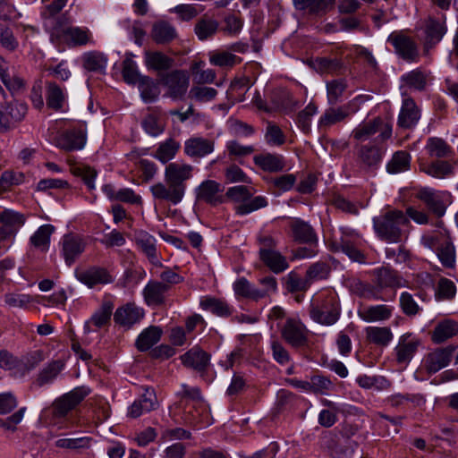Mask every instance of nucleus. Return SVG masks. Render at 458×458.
Returning a JSON list of instances; mask_svg holds the SVG:
<instances>
[{
	"label": "nucleus",
	"instance_id": "nucleus-15",
	"mask_svg": "<svg viewBox=\"0 0 458 458\" xmlns=\"http://www.w3.org/2000/svg\"><path fill=\"white\" fill-rule=\"evenodd\" d=\"M387 42L391 43L395 53L406 61H415L419 55L415 42L402 32H392L387 38Z\"/></svg>",
	"mask_w": 458,
	"mask_h": 458
},
{
	"label": "nucleus",
	"instance_id": "nucleus-61",
	"mask_svg": "<svg viewBox=\"0 0 458 458\" xmlns=\"http://www.w3.org/2000/svg\"><path fill=\"white\" fill-rule=\"evenodd\" d=\"M284 279L285 287L290 293L304 292L310 285L307 277L303 279L294 271H291Z\"/></svg>",
	"mask_w": 458,
	"mask_h": 458
},
{
	"label": "nucleus",
	"instance_id": "nucleus-48",
	"mask_svg": "<svg viewBox=\"0 0 458 458\" xmlns=\"http://www.w3.org/2000/svg\"><path fill=\"white\" fill-rule=\"evenodd\" d=\"M411 155L404 150H399L394 153L392 158L386 165V171L389 174L403 173L410 169Z\"/></svg>",
	"mask_w": 458,
	"mask_h": 458
},
{
	"label": "nucleus",
	"instance_id": "nucleus-47",
	"mask_svg": "<svg viewBox=\"0 0 458 458\" xmlns=\"http://www.w3.org/2000/svg\"><path fill=\"white\" fill-rule=\"evenodd\" d=\"M83 67L89 72H104L107 58L103 53L98 51L87 52L82 55Z\"/></svg>",
	"mask_w": 458,
	"mask_h": 458
},
{
	"label": "nucleus",
	"instance_id": "nucleus-33",
	"mask_svg": "<svg viewBox=\"0 0 458 458\" xmlns=\"http://www.w3.org/2000/svg\"><path fill=\"white\" fill-rule=\"evenodd\" d=\"M144 63L148 70L156 72L170 70L174 61L172 57L160 51H145Z\"/></svg>",
	"mask_w": 458,
	"mask_h": 458
},
{
	"label": "nucleus",
	"instance_id": "nucleus-39",
	"mask_svg": "<svg viewBox=\"0 0 458 458\" xmlns=\"http://www.w3.org/2000/svg\"><path fill=\"white\" fill-rule=\"evenodd\" d=\"M162 329L159 327L150 326L144 329L137 337L135 346L140 352L148 351L157 344L162 335Z\"/></svg>",
	"mask_w": 458,
	"mask_h": 458
},
{
	"label": "nucleus",
	"instance_id": "nucleus-2",
	"mask_svg": "<svg viewBox=\"0 0 458 458\" xmlns=\"http://www.w3.org/2000/svg\"><path fill=\"white\" fill-rule=\"evenodd\" d=\"M410 220L398 209L386 211L373 218V228L377 237L389 243H398L405 237Z\"/></svg>",
	"mask_w": 458,
	"mask_h": 458
},
{
	"label": "nucleus",
	"instance_id": "nucleus-23",
	"mask_svg": "<svg viewBox=\"0 0 458 458\" xmlns=\"http://www.w3.org/2000/svg\"><path fill=\"white\" fill-rule=\"evenodd\" d=\"M271 106L266 107V113L283 111L286 114L293 112L299 102L295 100L291 92L285 89L274 91L270 98Z\"/></svg>",
	"mask_w": 458,
	"mask_h": 458
},
{
	"label": "nucleus",
	"instance_id": "nucleus-32",
	"mask_svg": "<svg viewBox=\"0 0 458 458\" xmlns=\"http://www.w3.org/2000/svg\"><path fill=\"white\" fill-rule=\"evenodd\" d=\"M169 286L159 281L150 280L142 291L145 302L148 306H158L165 302V293Z\"/></svg>",
	"mask_w": 458,
	"mask_h": 458
},
{
	"label": "nucleus",
	"instance_id": "nucleus-13",
	"mask_svg": "<svg viewBox=\"0 0 458 458\" xmlns=\"http://www.w3.org/2000/svg\"><path fill=\"white\" fill-rule=\"evenodd\" d=\"M224 186L215 180H205L196 189V199L211 207L225 202Z\"/></svg>",
	"mask_w": 458,
	"mask_h": 458
},
{
	"label": "nucleus",
	"instance_id": "nucleus-7",
	"mask_svg": "<svg viewBox=\"0 0 458 458\" xmlns=\"http://www.w3.org/2000/svg\"><path fill=\"white\" fill-rule=\"evenodd\" d=\"M357 162L363 170H376L380 165L386 151L383 142L369 141L355 147Z\"/></svg>",
	"mask_w": 458,
	"mask_h": 458
},
{
	"label": "nucleus",
	"instance_id": "nucleus-62",
	"mask_svg": "<svg viewBox=\"0 0 458 458\" xmlns=\"http://www.w3.org/2000/svg\"><path fill=\"white\" fill-rule=\"evenodd\" d=\"M456 293V287L453 281L441 278L436 288L435 298L437 301L452 300Z\"/></svg>",
	"mask_w": 458,
	"mask_h": 458
},
{
	"label": "nucleus",
	"instance_id": "nucleus-56",
	"mask_svg": "<svg viewBox=\"0 0 458 458\" xmlns=\"http://www.w3.org/2000/svg\"><path fill=\"white\" fill-rule=\"evenodd\" d=\"M25 223V217L19 212L13 211L11 209H4L0 211V224L4 225L13 229L15 233L18 228L22 226Z\"/></svg>",
	"mask_w": 458,
	"mask_h": 458
},
{
	"label": "nucleus",
	"instance_id": "nucleus-24",
	"mask_svg": "<svg viewBox=\"0 0 458 458\" xmlns=\"http://www.w3.org/2000/svg\"><path fill=\"white\" fill-rule=\"evenodd\" d=\"M85 250V242L78 235L65 234L62 240V253L65 263L72 266Z\"/></svg>",
	"mask_w": 458,
	"mask_h": 458
},
{
	"label": "nucleus",
	"instance_id": "nucleus-8",
	"mask_svg": "<svg viewBox=\"0 0 458 458\" xmlns=\"http://www.w3.org/2000/svg\"><path fill=\"white\" fill-rule=\"evenodd\" d=\"M282 338L293 348H301L308 344L309 329L299 318H287L281 326Z\"/></svg>",
	"mask_w": 458,
	"mask_h": 458
},
{
	"label": "nucleus",
	"instance_id": "nucleus-52",
	"mask_svg": "<svg viewBox=\"0 0 458 458\" xmlns=\"http://www.w3.org/2000/svg\"><path fill=\"white\" fill-rule=\"evenodd\" d=\"M348 115L349 113L344 106H339L336 108H328L321 115L318 121V127H330L337 123L344 121Z\"/></svg>",
	"mask_w": 458,
	"mask_h": 458
},
{
	"label": "nucleus",
	"instance_id": "nucleus-59",
	"mask_svg": "<svg viewBox=\"0 0 458 458\" xmlns=\"http://www.w3.org/2000/svg\"><path fill=\"white\" fill-rule=\"evenodd\" d=\"M242 58L226 51L216 52L210 55L209 62L219 67H233L242 62Z\"/></svg>",
	"mask_w": 458,
	"mask_h": 458
},
{
	"label": "nucleus",
	"instance_id": "nucleus-5",
	"mask_svg": "<svg viewBox=\"0 0 458 458\" xmlns=\"http://www.w3.org/2000/svg\"><path fill=\"white\" fill-rule=\"evenodd\" d=\"M309 314L313 321L324 326H332L340 318L341 307L335 296L327 295L316 299L310 304Z\"/></svg>",
	"mask_w": 458,
	"mask_h": 458
},
{
	"label": "nucleus",
	"instance_id": "nucleus-34",
	"mask_svg": "<svg viewBox=\"0 0 458 458\" xmlns=\"http://www.w3.org/2000/svg\"><path fill=\"white\" fill-rule=\"evenodd\" d=\"M149 113L141 122L143 130L151 136L161 134L165 128V123L162 119L159 107H148Z\"/></svg>",
	"mask_w": 458,
	"mask_h": 458
},
{
	"label": "nucleus",
	"instance_id": "nucleus-50",
	"mask_svg": "<svg viewBox=\"0 0 458 458\" xmlns=\"http://www.w3.org/2000/svg\"><path fill=\"white\" fill-rule=\"evenodd\" d=\"M55 232V226L52 225H43L33 233L30 241L31 245L37 249L46 251L50 243V237Z\"/></svg>",
	"mask_w": 458,
	"mask_h": 458
},
{
	"label": "nucleus",
	"instance_id": "nucleus-51",
	"mask_svg": "<svg viewBox=\"0 0 458 458\" xmlns=\"http://www.w3.org/2000/svg\"><path fill=\"white\" fill-rule=\"evenodd\" d=\"M63 35L72 46H84L91 42V34L87 28L68 27L63 30Z\"/></svg>",
	"mask_w": 458,
	"mask_h": 458
},
{
	"label": "nucleus",
	"instance_id": "nucleus-6",
	"mask_svg": "<svg viewBox=\"0 0 458 458\" xmlns=\"http://www.w3.org/2000/svg\"><path fill=\"white\" fill-rule=\"evenodd\" d=\"M392 123L377 116L372 120L359 124L353 129L351 136L355 140L363 143L377 132H379V135L373 141L384 142L392 137Z\"/></svg>",
	"mask_w": 458,
	"mask_h": 458
},
{
	"label": "nucleus",
	"instance_id": "nucleus-55",
	"mask_svg": "<svg viewBox=\"0 0 458 458\" xmlns=\"http://www.w3.org/2000/svg\"><path fill=\"white\" fill-rule=\"evenodd\" d=\"M420 169L427 174L436 178H444L453 174V166L447 161L432 162L431 164L421 165Z\"/></svg>",
	"mask_w": 458,
	"mask_h": 458
},
{
	"label": "nucleus",
	"instance_id": "nucleus-58",
	"mask_svg": "<svg viewBox=\"0 0 458 458\" xmlns=\"http://www.w3.org/2000/svg\"><path fill=\"white\" fill-rule=\"evenodd\" d=\"M136 243L149 259L157 258L156 239L146 232H140L136 237Z\"/></svg>",
	"mask_w": 458,
	"mask_h": 458
},
{
	"label": "nucleus",
	"instance_id": "nucleus-60",
	"mask_svg": "<svg viewBox=\"0 0 458 458\" xmlns=\"http://www.w3.org/2000/svg\"><path fill=\"white\" fill-rule=\"evenodd\" d=\"M217 96V90L211 87L192 86L189 92V98L197 102L205 103L212 101Z\"/></svg>",
	"mask_w": 458,
	"mask_h": 458
},
{
	"label": "nucleus",
	"instance_id": "nucleus-57",
	"mask_svg": "<svg viewBox=\"0 0 458 458\" xmlns=\"http://www.w3.org/2000/svg\"><path fill=\"white\" fill-rule=\"evenodd\" d=\"M347 84L344 79H335L327 82V94L328 103L335 105L340 101Z\"/></svg>",
	"mask_w": 458,
	"mask_h": 458
},
{
	"label": "nucleus",
	"instance_id": "nucleus-25",
	"mask_svg": "<svg viewBox=\"0 0 458 458\" xmlns=\"http://www.w3.org/2000/svg\"><path fill=\"white\" fill-rule=\"evenodd\" d=\"M180 359L186 368L203 373L209 365L210 356L207 352L195 346L182 354Z\"/></svg>",
	"mask_w": 458,
	"mask_h": 458
},
{
	"label": "nucleus",
	"instance_id": "nucleus-63",
	"mask_svg": "<svg viewBox=\"0 0 458 458\" xmlns=\"http://www.w3.org/2000/svg\"><path fill=\"white\" fill-rule=\"evenodd\" d=\"M318 106L310 103L303 110L297 114V125L305 133L310 131L311 118L317 113Z\"/></svg>",
	"mask_w": 458,
	"mask_h": 458
},
{
	"label": "nucleus",
	"instance_id": "nucleus-20",
	"mask_svg": "<svg viewBox=\"0 0 458 458\" xmlns=\"http://www.w3.org/2000/svg\"><path fill=\"white\" fill-rule=\"evenodd\" d=\"M420 119V109L415 101L408 97L403 98L397 119V125L402 129L414 128Z\"/></svg>",
	"mask_w": 458,
	"mask_h": 458
},
{
	"label": "nucleus",
	"instance_id": "nucleus-43",
	"mask_svg": "<svg viewBox=\"0 0 458 458\" xmlns=\"http://www.w3.org/2000/svg\"><path fill=\"white\" fill-rule=\"evenodd\" d=\"M458 334V323L445 319L437 325L431 334V340L435 344H441Z\"/></svg>",
	"mask_w": 458,
	"mask_h": 458
},
{
	"label": "nucleus",
	"instance_id": "nucleus-3",
	"mask_svg": "<svg viewBox=\"0 0 458 458\" xmlns=\"http://www.w3.org/2000/svg\"><path fill=\"white\" fill-rule=\"evenodd\" d=\"M421 243L436 252L441 264L446 268L455 265V249L446 230L433 231L421 237Z\"/></svg>",
	"mask_w": 458,
	"mask_h": 458
},
{
	"label": "nucleus",
	"instance_id": "nucleus-4",
	"mask_svg": "<svg viewBox=\"0 0 458 458\" xmlns=\"http://www.w3.org/2000/svg\"><path fill=\"white\" fill-rule=\"evenodd\" d=\"M255 190L245 185L233 186L227 189L225 196L234 203L235 214L245 216L267 206V200L263 196L253 197Z\"/></svg>",
	"mask_w": 458,
	"mask_h": 458
},
{
	"label": "nucleus",
	"instance_id": "nucleus-53",
	"mask_svg": "<svg viewBox=\"0 0 458 458\" xmlns=\"http://www.w3.org/2000/svg\"><path fill=\"white\" fill-rule=\"evenodd\" d=\"M428 74L420 69L412 70L402 76V81L404 84L418 91L426 89Z\"/></svg>",
	"mask_w": 458,
	"mask_h": 458
},
{
	"label": "nucleus",
	"instance_id": "nucleus-14",
	"mask_svg": "<svg viewBox=\"0 0 458 458\" xmlns=\"http://www.w3.org/2000/svg\"><path fill=\"white\" fill-rule=\"evenodd\" d=\"M420 344V340L412 336L411 334L408 333L401 335L397 345L394 349V355L396 363L404 368L407 367Z\"/></svg>",
	"mask_w": 458,
	"mask_h": 458
},
{
	"label": "nucleus",
	"instance_id": "nucleus-9",
	"mask_svg": "<svg viewBox=\"0 0 458 458\" xmlns=\"http://www.w3.org/2000/svg\"><path fill=\"white\" fill-rule=\"evenodd\" d=\"M90 394V389L85 386H78L55 399L52 404L53 415L55 418H64L75 409L86 396Z\"/></svg>",
	"mask_w": 458,
	"mask_h": 458
},
{
	"label": "nucleus",
	"instance_id": "nucleus-11",
	"mask_svg": "<svg viewBox=\"0 0 458 458\" xmlns=\"http://www.w3.org/2000/svg\"><path fill=\"white\" fill-rule=\"evenodd\" d=\"M160 82L167 88L165 96L172 99H182L185 96L190 84V78L186 72L174 70L162 75Z\"/></svg>",
	"mask_w": 458,
	"mask_h": 458
},
{
	"label": "nucleus",
	"instance_id": "nucleus-31",
	"mask_svg": "<svg viewBox=\"0 0 458 458\" xmlns=\"http://www.w3.org/2000/svg\"><path fill=\"white\" fill-rule=\"evenodd\" d=\"M297 11L306 12L312 16H323L334 7L335 0H293Z\"/></svg>",
	"mask_w": 458,
	"mask_h": 458
},
{
	"label": "nucleus",
	"instance_id": "nucleus-44",
	"mask_svg": "<svg viewBox=\"0 0 458 458\" xmlns=\"http://www.w3.org/2000/svg\"><path fill=\"white\" fill-rule=\"evenodd\" d=\"M233 291L237 296L250 299L258 301L265 298L266 292H260V289L252 285L245 277H241L233 284Z\"/></svg>",
	"mask_w": 458,
	"mask_h": 458
},
{
	"label": "nucleus",
	"instance_id": "nucleus-26",
	"mask_svg": "<svg viewBox=\"0 0 458 458\" xmlns=\"http://www.w3.org/2000/svg\"><path fill=\"white\" fill-rule=\"evenodd\" d=\"M416 197L424 202L428 208L437 216H442L445 213L446 208L440 191L424 187L418 191Z\"/></svg>",
	"mask_w": 458,
	"mask_h": 458
},
{
	"label": "nucleus",
	"instance_id": "nucleus-41",
	"mask_svg": "<svg viewBox=\"0 0 458 458\" xmlns=\"http://www.w3.org/2000/svg\"><path fill=\"white\" fill-rule=\"evenodd\" d=\"M64 361L62 360H55L49 362L44 367L38 374L36 378V385L39 387L51 384L64 368Z\"/></svg>",
	"mask_w": 458,
	"mask_h": 458
},
{
	"label": "nucleus",
	"instance_id": "nucleus-35",
	"mask_svg": "<svg viewBox=\"0 0 458 458\" xmlns=\"http://www.w3.org/2000/svg\"><path fill=\"white\" fill-rule=\"evenodd\" d=\"M350 292L360 298L379 300L378 290L375 284L363 282L359 278L352 277L346 280Z\"/></svg>",
	"mask_w": 458,
	"mask_h": 458
},
{
	"label": "nucleus",
	"instance_id": "nucleus-22",
	"mask_svg": "<svg viewBox=\"0 0 458 458\" xmlns=\"http://www.w3.org/2000/svg\"><path fill=\"white\" fill-rule=\"evenodd\" d=\"M215 149V141L203 137H191L184 143V153L186 156L199 159L209 154Z\"/></svg>",
	"mask_w": 458,
	"mask_h": 458
},
{
	"label": "nucleus",
	"instance_id": "nucleus-16",
	"mask_svg": "<svg viewBox=\"0 0 458 458\" xmlns=\"http://www.w3.org/2000/svg\"><path fill=\"white\" fill-rule=\"evenodd\" d=\"M143 393L140 398L135 400L129 407L128 416L136 419L144 413L149 412L158 408V401L156 392L152 387H142Z\"/></svg>",
	"mask_w": 458,
	"mask_h": 458
},
{
	"label": "nucleus",
	"instance_id": "nucleus-46",
	"mask_svg": "<svg viewBox=\"0 0 458 458\" xmlns=\"http://www.w3.org/2000/svg\"><path fill=\"white\" fill-rule=\"evenodd\" d=\"M140 97L145 103L156 101L160 94L158 84L148 76H142L138 82Z\"/></svg>",
	"mask_w": 458,
	"mask_h": 458
},
{
	"label": "nucleus",
	"instance_id": "nucleus-18",
	"mask_svg": "<svg viewBox=\"0 0 458 458\" xmlns=\"http://www.w3.org/2000/svg\"><path fill=\"white\" fill-rule=\"evenodd\" d=\"M374 284L380 291L385 288H398L404 286L405 281L402 276L390 267H382L373 270Z\"/></svg>",
	"mask_w": 458,
	"mask_h": 458
},
{
	"label": "nucleus",
	"instance_id": "nucleus-28",
	"mask_svg": "<svg viewBox=\"0 0 458 458\" xmlns=\"http://www.w3.org/2000/svg\"><path fill=\"white\" fill-rule=\"evenodd\" d=\"M144 317V310L134 303H127L118 308L114 315V320L116 324L123 327H131L140 322Z\"/></svg>",
	"mask_w": 458,
	"mask_h": 458
},
{
	"label": "nucleus",
	"instance_id": "nucleus-10",
	"mask_svg": "<svg viewBox=\"0 0 458 458\" xmlns=\"http://www.w3.org/2000/svg\"><path fill=\"white\" fill-rule=\"evenodd\" d=\"M87 141V126L81 123L77 126L67 129L55 138V145L65 151H75L83 148Z\"/></svg>",
	"mask_w": 458,
	"mask_h": 458
},
{
	"label": "nucleus",
	"instance_id": "nucleus-29",
	"mask_svg": "<svg viewBox=\"0 0 458 458\" xmlns=\"http://www.w3.org/2000/svg\"><path fill=\"white\" fill-rule=\"evenodd\" d=\"M178 395L182 400L187 399L194 403L192 408L195 410L197 414H191V420L193 423H198L199 421L200 415L206 411V404L200 388L182 384V391Z\"/></svg>",
	"mask_w": 458,
	"mask_h": 458
},
{
	"label": "nucleus",
	"instance_id": "nucleus-37",
	"mask_svg": "<svg viewBox=\"0 0 458 458\" xmlns=\"http://www.w3.org/2000/svg\"><path fill=\"white\" fill-rule=\"evenodd\" d=\"M151 38L158 45L170 43L176 36L175 28L165 21H159L153 24Z\"/></svg>",
	"mask_w": 458,
	"mask_h": 458
},
{
	"label": "nucleus",
	"instance_id": "nucleus-36",
	"mask_svg": "<svg viewBox=\"0 0 458 458\" xmlns=\"http://www.w3.org/2000/svg\"><path fill=\"white\" fill-rule=\"evenodd\" d=\"M393 308L386 305H372L358 310L360 318L366 322L387 320L392 317Z\"/></svg>",
	"mask_w": 458,
	"mask_h": 458
},
{
	"label": "nucleus",
	"instance_id": "nucleus-1",
	"mask_svg": "<svg viewBox=\"0 0 458 458\" xmlns=\"http://www.w3.org/2000/svg\"><path fill=\"white\" fill-rule=\"evenodd\" d=\"M194 167L190 164L169 163L164 173V182L150 186L149 191L155 200L173 206L181 203L185 196L187 182L193 176Z\"/></svg>",
	"mask_w": 458,
	"mask_h": 458
},
{
	"label": "nucleus",
	"instance_id": "nucleus-12",
	"mask_svg": "<svg viewBox=\"0 0 458 458\" xmlns=\"http://www.w3.org/2000/svg\"><path fill=\"white\" fill-rule=\"evenodd\" d=\"M28 106L25 102L13 100L0 108V132L14 129L26 116Z\"/></svg>",
	"mask_w": 458,
	"mask_h": 458
},
{
	"label": "nucleus",
	"instance_id": "nucleus-30",
	"mask_svg": "<svg viewBox=\"0 0 458 458\" xmlns=\"http://www.w3.org/2000/svg\"><path fill=\"white\" fill-rule=\"evenodd\" d=\"M290 228L292 231V237L294 242L310 245L317 244L318 236L315 230L309 223L300 218H296L291 223Z\"/></svg>",
	"mask_w": 458,
	"mask_h": 458
},
{
	"label": "nucleus",
	"instance_id": "nucleus-19",
	"mask_svg": "<svg viewBox=\"0 0 458 458\" xmlns=\"http://www.w3.org/2000/svg\"><path fill=\"white\" fill-rule=\"evenodd\" d=\"M76 278L89 288L97 284H106L113 282V276L104 267H90L87 269L75 271Z\"/></svg>",
	"mask_w": 458,
	"mask_h": 458
},
{
	"label": "nucleus",
	"instance_id": "nucleus-49",
	"mask_svg": "<svg viewBox=\"0 0 458 458\" xmlns=\"http://www.w3.org/2000/svg\"><path fill=\"white\" fill-rule=\"evenodd\" d=\"M180 148V143L170 138L159 144L153 157L163 164L172 160Z\"/></svg>",
	"mask_w": 458,
	"mask_h": 458
},
{
	"label": "nucleus",
	"instance_id": "nucleus-54",
	"mask_svg": "<svg viewBox=\"0 0 458 458\" xmlns=\"http://www.w3.org/2000/svg\"><path fill=\"white\" fill-rule=\"evenodd\" d=\"M426 149L431 157H447L452 153L451 147L442 139L433 137L427 141Z\"/></svg>",
	"mask_w": 458,
	"mask_h": 458
},
{
	"label": "nucleus",
	"instance_id": "nucleus-21",
	"mask_svg": "<svg viewBox=\"0 0 458 458\" xmlns=\"http://www.w3.org/2000/svg\"><path fill=\"white\" fill-rule=\"evenodd\" d=\"M46 105L48 109L55 112H65L67 110V94L55 81H47L46 87Z\"/></svg>",
	"mask_w": 458,
	"mask_h": 458
},
{
	"label": "nucleus",
	"instance_id": "nucleus-27",
	"mask_svg": "<svg viewBox=\"0 0 458 458\" xmlns=\"http://www.w3.org/2000/svg\"><path fill=\"white\" fill-rule=\"evenodd\" d=\"M254 164L264 172L279 173L285 168L284 157L276 153H260L253 157Z\"/></svg>",
	"mask_w": 458,
	"mask_h": 458
},
{
	"label": "nucleus",
	"instance_id": "nucleus-42",
	"mask_svg": "<svg viewBox=\"0 0 458 458\" xmlns=\"http://www.w3.org/2000/svg\"><path fill=\"white\" fill-rule=\"evenodd\" d=\"M365 334L368 342L381 347L387 346L394 337L387 327H368L365 328Z\"/></svg>",
	"mask_w": 458,
	"mask_h": 458
},
{
	"label": "nucleus",
	"instance_id": "nucleus-64",
	"mask_svg": "<svg viewBox=\"0 0 458 458\" xmlns=\"http://www.w3.org/2000/svg\"><path fill=\"white\" fill-rule=\"evenodd\" d=\"M265 140L269 146H282L285 143L286 138L278 125L269 122L267 125Z\"/></svg>",
	"mask_w": 458,
	"mask_h": 458
},
{
	"label": "nucleus",
	"instance_id": "nucleus-17",
	"mask_svg": "<svg viewBox=\"0 0 458 458\" xmlns=\"http://www.w3.org/2000/svg\"><path fill=\"white\" fill-rule=\"evenodd\" d=\"M455 347L448 345L444 348H437L428 352L424 359V367L428 373L435 374L443 368L446 367L453 356Z\"/></svg>",
	"mask_w": 458,
	"mask_h": 458
},
{
	"label": "nucleus",
	"instance_id": "nucleus-38",
	"mask_svg": "<svg viewBox=\"0 0 458 458\" xmlns=\"http://www.w3.org/2000/svg\"><path fill=\"white\" fill-rule=\"evenodd\" d=\"M199 305L202 310L222 318H227L233 313L232 307L225 301L216 297L205 296Z\"/></svg>",
	"mask_w": 458,
	"mask_h": 458
},
{
	"label": "nucleus",
	"instance_id": "nucleus-45",
	"mask_svg": "<svg viewBox=\"0 0 458 458\" xmlns=\"http://www.w3.org/2000/svg\"><path fill=\"white\" fill-rule=\"evenodd\" d=\"M218 26L216 20L205 14L195 24L194 31L199 39L206 40L216 33Z\"/></svg>",
	"mask_w": 458,
	"mask_h": 458
},
{
	"label": "nucleus",
	"instance_id": "nucleus-40",
	"mask_svg": "<svg viewBox=\"0 0 458 458\" xmlns=\"http://www.w3.org/2000/svg\"><path fill=\"white\" fill-rule=\"evenodd\" d=\"M260 261L273 273L281 274L289 267L286 258L277 250L259 257Z\"/></svg>",
	"mask_w": 458,
	"mask_h": 458
}]
</instances>
